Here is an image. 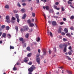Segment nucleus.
<instances>
[{
	"label": "nucleus",
	"instance_id": "obj_1",
	"mask_svg": "<svg viewBox=\"0 0 74 74\" xmlns=\"http://www.w3.org/2000/svg\"><path fill=\"white\" fill-rule=\"evenodd\" d=\"M34 69H36V67H35L34 66L32 65V67L28 69V71H29V72H32V71H33Z\"/></svg>",
	"mask_w": 74,
	"mask_h": 74
},
{
	"label": "nucleus",
	"instance_id": "obj_2",
	"mask_svg": "<svg viewBox=\"0 0 74 74\" xmlns=\"http://www.w3.org/2000/svg\"><path fill=\"white\" fill-rule=\"evenodd\" d=\"M43 8L44 10H49V7L48 6H46L45 7V6H44L43 7Z\"/></svg>",
	"mask_w": 74,
	"mask_h": 74
},
{
	"label": "nucleus",
	"instance_id": "obj_3",
	"mask_svg": "<svg viewBox=\"0 0 74 74\" xmlns=\"http://www.w3.org/2000/svg\"><path fill=\"white\" fill-rule=\"evenodd\" d=\"M23 29H24L25 30H27L29 29V27L28 26H24Z\"/></svg>",
	"mask_w": 74,
	"mask_h": 74
},
{
	"label": "nucleus",
	"instance_id": "obj_4",
	"mask_svg": "<svg viewBox=\"0 0 74 74\" xmlns=\"http://www.w3.org/2000/svg\"><path fill=\"white\" fill-rule=\"evenodd\" d=\"M64 47H65V44L64 43V45L61 44L59 45V47L60 48L62 49Z\"/></svg>",
	"mask_w": 74,
	"mask_h": 74
},
{
	"label": "nucleus",
	"instance_id": "obj_5",
	"mask_svg": "<svg viewBox=\"0 0 74 74\" xmlns=\"http://www.w3.org/2000/svg\"><path fill=\"white\" fill-rule=\"evenodd\" d=\"M40 58H37L36 62H37V63H38V64H40Z\"/></svg>",
	"mask_w": 74,
	"mask_h": 74
},
{
	"label": "nucleus",
	"instance_id": "obj_6",
	"mask_svg": "<svg viewBox=\"0 0 74 74\" xmlns=\"http://www.w3.org/2000/svg\"><path fill=\"white\" fill-rule=\"evenodd\" d=\"M27 59H28V58H27V57L25 58L24 60V62L25 63L27 62V61H28V60Z\"/></svg>",
	"mask_w": 74,
	"mask_h": 74
},
{
	"label": "nucleus",
	"instance_id": "obj_7",
	"mask_svg": "<svg viewBox=\"0 0 74 74\" xmlns=\"http://www.w3.org/2000/svg\"><path fill=\"white\" fill-rule=\"evenodd\" d=\"M15 19H16L15 18V17L13 16L12 18V23H14V21H15Z\"/></svg>",
	"mask_w": 74,
	"mask_h": 74
},
{
	"label": "nucleus",
	"instance_id": "obj_8",
	"mask_svg": "<svg viewBox=\"0 0 74 74\" xmlns=\"http://www.w3.org/2000/svg\"><path fill=\"white\" fill-rule=\"evenodd\" d=\"M26 14H24L22 17V19H25L26 17Z\"/></svg>",
	"mask_w": 74,
	"mask_h": 74
},
{
	"label": "nucleus",
	"instance_id": "obj_9",
	"mask_svg": "<svg viewBox=\"0 0 74 74\" xmlns=\"http://www.w3.org/2000/svg\"><path fill=\"white\" fill-rule=\"evenodd\" d=\"M43 51L44 55H45L47 53V51H46V50L45 49H44V50H43Z\"/></svg>",
	"mask_w": 74,
	"mask_h": 74
},
{
	"label": "nucleus",
	"instance_id": "obj_10",
	"mask_svg": "<svg viewBox=\"0 0 74 74\" xmlns=\"http://www.w3.org/2000/svg\"><path fill=\"white\" fill-rule=\"evenodd\" d=\"M66 36L70 38L71 37V34L70 33H67L66 34Z\"/></svg>",
	"mask_w": 74,
	"mask_h": 74
},
{
	"label": "nucleus",
	"instance_id": "obj_11",
	"mask_svg": "<svg viewBox=\"0 0 74 74\" xmlns=\"http://www.w3.org/2000/svg\"><path fill=\"white\" fill-rule=\"evenodd\" d=\"M52 25L53 26H55L56 25V21H53L52 22Z\"/></svg>",
	"mask_w": 74,
	"mask_h": 74
},
{
	"label": "nucleus",
	"instance_id": "obj_12",
	"mask_svg": "<svg viewBox=\"0 0 74 74\" xmlns=\"http://www.w3.org/2000/svg\"><path fill=\"white\" fill-rule=\"evenodd\" d=\"M29 26L30 27H33V26H34V24L31 23L29 24Z\"/></svg>",
	"mask_w": 74,
	"mask_h": 74
},
{
	"label": "nucleus",
	"instance_id": "obj_13",
	"mask_svg": "<svg viewBox=\"0 0 74 74\" xmlns=\"http://www.w3.org/2000/svg\"><path fill=\"white\" fill-rule=\"evenodd\" d=\"M54 7L55 8V9L56 10H60V8H58V7L56 6H55V5H54Z\"/></svg>",
	"mask_w": 74,
	"mask_h": 74
},
{
	"label": "nucleus",
	"instance_id": "obj_14",
	"mask_svg": "<svg viewBox=\"0 0 74 74\" xmlns=\"http://www.w3.org/2000/svg\"><path fill=\"white\" fill-rule=\"evenodd\" d=\"M66 72L69 74H72V72L71 71H69L68 70H66Z\"/></svg>",
	"mask_w": 74,
	"mask_h": 74
},
{
	"label": "nucleus",
	"instance_id": "obj_15",
	"mask_svg": "<svg viewBox=\"0 0 74 74\" xmlns=\"http://www.w3.org/2000/svg\"><path fill=\"white\" fill-rule=\"evenodd\" d=\"M58 33H60L62 32V29L61 28H60L58 31Z\"/></svg>",
	"mask_w": 74,
	"mask_h": 74
},
{
	"label": "nucleus",
	"instance_id": "obj_16",
	"mask_svg": "<svg viewBox=\"0 0 74 74\" xmlns=\"http://www.w3.org/2000/svg\"><path fill=\"white\" fill-rule=\"evenodd\" d=\"M6 36V34L5 33H3L2 34V36L3 37H5Z\"/></svg>",
	"mask_w": 74,
	"mask_h": 74
},
{
	"label": "nucleus",
	"instance_id": "obj_17",
	"mask_svg": "<svg viewBox=\"0 0 74 74\" xmlns=\"http://www.w3.org/2000/svg\"><path fill=\"white\" fill-rule=\"evenodd\" d=\"M7 36L8 38H10L11 37V35L10 34H8Z\"/></svg>",
	"mask_w": 74,
	"mask_h": 74
},
{
	"label": "nucleus",
	"instance_id": "obj_18",
	"mask_svg": "<svg viewBox=\"0 0 74 74\" xmlns=\"http://www.w3.org/2000/svg\"><path fill=\"white\" fill-rule=\"evenodd\" d=\"M40 39L39 37H38L36 39V41L38 42L39 41H40Z\"/></svg>",
	"mask_w": 74,
	"mask_h": 74
},
{
	"label": "nucleus",
	"instance_id": "obj_19",
	"mask_svg": "<svg viewBox=\"0 0 74 74\" xmlns=\"http://www.w3.org/2000/svg\"><path fill=\"white\" fill-rule=\"evenodd\" d=\"M66 58L68 59L69 60H71V58H70L69 56H66Z\"/></svg>",
	"mask_w": 74,
	"mask_h": 74
},
{
	"label": "nucleus",
	"instance_id": "obj_20",
	"mask_svg": "<svg viewBox=\"0 0 74 74\" xmlns=\"http://www.w3.org/2000/svg\"><path fill=\"white\" fill-rule=\"evenodd\" d=\"M25 36L26 38H28V37H29V34H26Z\"/></svg>",
	"mask_w": 74,
	"mask_h": 74
},
{
	"label": "nucleus",
	"instance_id": "obj_21",
	"mask_svg": "<svg viewBox=\"0 0 74 74\" xmlns=\"http://www.w3.org/2000/svg\"><path fill=\"white\" fill-rule=\"evenodd\" d=\"M19 40L20 41H23V38H20Z\"/></svg>",
	"mask_w": 74,
	"mask_h": 74
},
{
	"label": "nucleus",
	"instance_id": "obj_22",
	"mask_svg": "<svg viewBox=\"0 0 74 74\" xmlns=\"http://www.w3.org/2000/svg\"><path fill=\"white\" fill-rule=\"evenodd\" d=\"M49 35H50V36L51 37H52V36H53L52 33V32H49Z\"/></svg>",
	"mask_w": 74,
	"mask_h": 74
},
{
	"label": "nucleus",
	"instance_id": "obj_23",
	"mask_svg": "<svg viewBox=\"0 0 74 74\" xmlns=\"http://www.w3.org/2000/svg\"><path fill=\"white\" fill-rule=\"evenodd\" d=\"M32 55V53H28L27 55V56L28 57H30V56H31Z\"/></svg>",
	"mask_w": 74,
	"mask_h": 74
},
{
	"label": "nucleus",
	"instance_id": "obj_24",
	"mask_svg": "<svg viewBox=\"0 0 74 74\" xmlns=\"http://www.w3.org/2000/svg\"><path fill=\"white\" fill-rule=\"evenodd\" d=\"M6 19L7 20H8L9 19H10V17L8 16H6Z\"/></svg>",
	"mask_w": 74,
	"mask_h": 74
},
{
	"label": "nucleus",
	"instance_id": "obj_25",
	"mask_svg": "<svg viewBox=\"0 0 74 74\" xmlns=\"http://www.w3.org/2000/svg\"><path fill=\"white\" fill-rule=\"evenodd\" d=\"M27 49L28 51H30V47H27Z\"/></svg>",
	"mask_w": 74,
	"mask_h": 74
},
{
	"label": "nucleus",
	"instance_id": "obj_26",
	"mask_svg": "<svg viewBox=\"0 0 74 74\" xmlns=\"http://www.w3.org/2000/svg\"><path fill=\"white\" fill-rule=\"evenodd\" d=\"M27 22L29 24H30L31 23V21L30 20H28L27 21Z\"/></svg>",
	"mask_w": 74,
	"mask_h": 74
},
{
	"label": "nucleus",
	"instance_id": "obj_27",
	"mask_svg": "<svg viewBox=\"0 0 74 74\" xmlns=\"http://www.w3.org/2000/svg\"><path fill=\"white\" fill-rule=\"evenodd\" d=\"M15 16L16 18H19V16H18V14H16Z\"/></svg>",
	"mask_w": 74,
	"mask_h": 74
},
{
	"label": "nucleus",
	"instance_id": "obj_28",
	"mask_svg": "<svg viewBox=\"0 0 74 74\" xmlns=\"http://www.w3.org/2000/svg\"><path fill=\"white\" fill-rule=\"evenodd\" d=\"M21 11L23 12H25V9H22L21 10Z\"/></svg>",
	"mask_w": 74,
	"mask_h": 74
},
{
	"label": "nucleus",
	"instance_id": "obj_29",
	"mask_svg": "<svg viewBox=\"0 0 74 74\" xmlns=\"http://www.w3.org/2000/svg\"><path fill=\"white\" fill-rule=\"evenodd\" d=\"M67 46V44H65V52H66V47Z\"/></svg>",
	"mask_w": 74,
	"mask_h": 74
},
{
	"label": "nucleus",
	"instance_id": "obj_30",
	"mask_svg": "<svg viewBox=\"0 0 74 74\" xmlns=\"http://www.w3.org/2000/svg\"><path fill=\"white\" fill-rule=\"evenodd\" d=\"M41 1H43V2H47V1H48L49 0H40Z\"/></svg>",
	"mask_w": 74,
	"mask_h": 74
},
{
	"label": "nucleus",
	"instance_id": "obj_31",
	"mask_svg": "<svg viewBox=\"0 0 74 74\" xmlns=\"http://www.w3.org/2000/svg\"><path fill=\"white\" fill-rule=\"evenodd\" d=\"M65 33H68V29H67L65 28Z\"/></svg>",
	"mask_w": 74,
	"mask_h": 74
},
{
	"label": "nucleus",
	"instance_id": "obj_32",
	"mask_svg": "<svg viewBox=\"0 0 74 74\" xmlns=\"http://www.w3.org/2000/svg\"><path fill=\"white\" fill-rule=\"evenodd\" d=\"M6 21L8 23H10V22H11V21L10 19L7 20Z\"/></svg>",
	"mask_w": 74,
	"mask_h": 74
},
{
	"label": "nucleus",
	"instance_id": "obj_33",
	"mask_svg": "<svg viewBox=\"0 0 74 74\" xmlns=\"http://www.w3.org/2000/svg\"><path fill=\"white\" fill-rule=\"evenodd\" d=\"M15 28L16 31H18V27L17 26L15 27Z\"/></svg>",
	"mask_w": 74,
	"mask_h": 74
},
{
	"label": "nucleus",
	"instance_id": "obj_34",
	"mask_svg": "<svg viewBox=\"0 0 74 74\" xmlns=\"http://www.w3.org/2000/svg\"><path fill=\"white\" fill-rule=\"evenodd\" d=\"M10 49H14V47L12 46L11 45L10 46Z\"/></svg>",
	"mask_w": 74,
	"mask_h": 74
},
{
	"label": "nucleus",
	"instance_id": "obj_35",
	"mask_svg": "<svg viewBox=\"0 0 74 74\" xmlns=\"http://www.w3.org/2000/svg\"><path fill=\"white\" fill-rule=\"evenodd\" d=\"M71 19H73L74 18V16H71L70 18Z\"/></svg>",
	"mask_w": 74,
	"mask_h": 74
},
{
	"label": "nucleus",
	"instance_id": "obj_36",
	"mask_svg": "<svg viewBox=\"0 0 74 74\" xmlns=\"http://www.w3.org/2000/svg\"><path fill=\"white\" fill-rule=\"evenodd\" d=\"M6 29L8 30L10 29V27L8 26H7L6 27Z\"/></svg>",
	"mask_w": 74,
	"mask_h": 74
},
{
	"label": "nucleus",
	"instance_id": "obj_37",
	"mask_svg": "<svg viewBox=\"0 0 74 74\" xmlns=\"http://www.w3.org/2000/svg\"><path fill=\"white\" fill-rule=\"evenodd\" d=\"M17 6H18L19 7H21V5L20 4V3H17Z\"/></svg>",
	"mask_w": 74,
	"mask_h": 74
},
{
	"label": "nucleus",
	"instance_id": "obj_38",
	"mask_svg": "<svg viewBox=\"0 0 74 74\" xmlns=\"http://www.w3.org/2000/svg\"><path fill=\"white\" fill-rule=\"evenodd\" d=\"M35 14L34 13H32V16H33V17H34V16H35Z\"/></svg>",
	"mask_w": 74,
	"mask_h": 74
},
{
	"label": "nucleus",
	"instance_id": "obj_39",
	"mask_svg": "<svg viewBox=\"0 0 74 74\" xmlns=\"http://www.w3.org/2000/svg\"><path fill=\"white\" fill-rule=\"evenodd\" d=\"M5 7L6 8H9V6L8 5H5Z\"/></svg>",
	"mask_w": 74,
	"mask_h": 74
},
{
	"label": "nucleus",
	"instance_id": "obj_40",
	"mask_svg": "<svg viewBox=\"0 0 74 74\" xmlns=\"http://www.w3.org/2000/svg\"><path fill=\"white\" fill-rule=\"evenodd\" d=\"M62 11H64V8H63V7H62Z\"/></svg>",
	"mask_w": 74,
	"mask_h": 74
},
{
	"label": "nucleus",
	"instance_id": "obj_41",
	"mask_svg": "<svg viewBox=\"0 0 74 74\" xmlns=\"http://www.w3.org/2000/svg\"><path fill=\"white\" fill-rule=\"evenodd\" d=\"M62 36H64V35H65V33H64V32H62Z\"/></svg>",
	"mask_w": 74,
	"mask_h": 74
},
{
	"label": "nucleus",
	"instance_id": "obj_42",
	"mask_svg": "<svg viewBox=\"0 0 74 74\" xmlns=\"http://www.w3.org/2000/svg\"><path fill=\"white\" fill-rule=\"evenodd\" d=\"M68 54L69 55H71V54H72V53H71V51H69L68 52Z\"/></svg>",
	"mask_w": 74,
	"mask_h": 74
},
{
	"label": "nucleus",
	"instance_id": "obj_43",
	"mask_svg": "<svg viewBox=\"0 0 74 74\" xmlns=\"http://www.w3.org/2000/svg\"><path fill=\"white\" fill-rule=\"evenodd\" d=\"M53 49L55 52H56V47H54L53 48Z\"/></svg>",
	"mask_w": 74,
	"mask_h": 74
},
{
	"label": "nucleus",
	"instance_id": "obj_44",
	"mask_svg": "<svg viewBox=\"0 0 74 74\" xmlns=\"http://www.w3.org/2000/svg\"><path fill=\"white\" fill-rule=\"evenodd\" d=\"M47 33L48 34V35L49 36V30L48 29L47 30Z\"/></svg>",
	"mask_w": 74,
	"mask_h": 74
},
{
	"label": "nucleus",
	"instance_id": "obj_45",
	"mask_svg": "<svg viewBox=\"0 0 74 74\" xmlns=\"http://www.w3.org/2000/svg\"><path fill=\"white\" fill-rule=\"evenodd\" d=\"M51 52H52L51 51V50H49V54H51Z\"/></svg>",
	"mask_w": 74,
	"mask_h": 74
},
{
	"label": "nucleus",
	"instance_id": "obj_46",
	"mask_svg": "<svg viewBox=\"0 0 74 74\" xmlns=\"http://www.w3.org/2000/svg\"><path fill=\"white\" fill-rule=\"evenodd\" d=\"M13 70L14 71H15V70H16V68L15 67H14L13 68Z\"/></svg>",
	"mask_w": 74,
	"mask_h": 74
},
{
	"label": "nucleus",
	"instance_id": "obj_47",
	"mask_svg": "<svg viewBox=\"0 0 74 74\" xmlns=\"http://www.w3.org/2000/svg\"><path fill=\"white\" fill-rule=\"evenodd\" d=\"M68 3L69 4H71H71H72V2H71L70 1H68Z\"/></svg>",
	"mask_w": 74,
	"mask_h": 74
},
{
	"label": "nucleus",
	"instance_id": "obj_48",
	"mask_svg": "<svg viewBox=\"0 0 74 74\" xmlns=\"http://www.w3.org/2000/svg\"><path fill=\"white\" fill-rule=\"evenodd\" d=\"M70 29L71 30H73L74 29V28H73V27H72L70 28Z\"/></svg>",
	"mask_w": 74,
	"mask_h": 74
},
{
	"label": "nucleus",
	"instance_id": "obj_49",
	"mask_svg": "<svg viewBox=\"0 0 74 74\" xmlns=\"http://www.w3.org/2000/svg\"><path fill=\"white\" fill-rule=\"evenodd\" d=\"M17 22H18V23H19V18H17Z\"/></svg>",
	"mask_w": 74,
	"mask_h": 74
},
{
	"label": "nucleus",
	"instance_id": "obj_50",
	"mask_svg": "<svg viewBox=\"0 0 74 74\" xmlns=\"http://www.w3.org/2000/svg\"><path fill=\"white\" fill-rule=\"evenodd\" d=\"M64 22H61L60 23V25H63V24H64Z\"/></svg>",
	"mask_w": 74,
	"mask_h": 74
},
{
	"label": "nucleus",
	"instance_id": "obj_51",
	"mask_svg": "<svg viewBox=\"0 0 74 74\" xmlns=\"http://www.w3.org/2000/svg\"><path fill=\"white\" fill-rule=\"evenodd\" d=\"M32 64V62H29V63H28V64L29 65H31V64Z\"/></svg>",
	"mask_w": 74,
	"mask_h": 74
},
{
	"label": "nucleus",
	"instance_id": "obj_52",
	"mask_svg": "<svg viewBox=\"0 0 74 74\" xmlns=\"http://www.w3.org/2000/svg\"><path fill=\"white\" fill-rule=\"evenodd\" d=\"M4 27H5V26L2 25L1 26V28H2V29H4Z\"/></svg>",
	"mask_w": 74,
	"mask_h": 74
},
{
	"label": "nucleus",
	"instance_id": "obj_53",
	"mask_svg": "<svg viewBox=\"0 0 74 74\" xmlns=\"http://www.w3.org/2000/svg\"><path fill=\"white\" fill-rule=\"evenodd\" d=\"M59 4V2H56V3H55V4H56V5H58Z\"/></svg>",
	"mask_w": 74,
	"mask_h": 74
},
{
	"label": "nucleus",
	"instance_id": "obj_54",
	"mask_svg": "<svg viewBox=\"0 0 74 74\" xmlns=\"http://www.w3.org/2000/svg\"><path fill=\"white\" fill-rule=\"evenodd\" d=\"M25 1H26L25 0H22V3H24Z\"/></svg>",
	"mask_w": 74,
	"mask_h": 74
},
{
	"label": "nucleus",
	"instance_id": "obj_55",
	"mask_svg": "<svg viewBox=\"0 0 74 74\" xmlns=\"http://www.w3.org/2000/svg\"><path fill=\"white\" fill-rule=\"evenodd\" d=\"M17 12H18V11L16 10H14V13H17Z\"/></svg>",
	"mask_w": 74,
	"mask_h": 74
},
{
	"label": "nucleus",
	"instance_id": "obj_56",
	"mask_svg": "<svg viewBox=\"0 0 74 74\" xmlns=\"http://www.w3.org/2000/svg\"><path fill=\"white\" fill-rule=\"evenodd\" d=\"M43 16H44V18L45 19H46V16H45V14H43Z\"/></svg>",
	"mask_w": 74,
	"mask_h": 74
},
{
	"label": "nucleus",
	"instance_id": "obj_57",
	"mask_svg": "<svg viewBox=\"0 0 74 74\" xmlns=\"http://www.w3.org/2000/svg\"><path fill=\"white\" fill-rule=\"evenodd\" d=\"M40 56V54H38L36 55L37 57H38Z\"/></svg>",
	"mask_w": 74,
	"mask_h": 74
},
{
	"label": "nucleus",
	"instance_id": "obj_58",
	"mask_svg": "<svg viewBox=\"0 0 74 74\" xmlns=\"http://www.w3.org/2000/svg\"><path fill=\"white\" fill-rule=\"evenodd\" d=\"M22 5H23V6H25V5H26V3H23L22 4Z\"/></svg>",
	"mask_w": 74,
	"mask_h": 74
},
{
	"label": "nucleus",
	"instance_id": "obj_59",
	"mask_svg": "<svg viewBox=\"0 0 74 74\" xmlns=\"http://www.w3.org/2000/svg\"><path fill=\"white\" fill-rule=\"evenodd\" d=\"M71 46H70L69 47V49H70V50H71Z\"/></svg>",
	"mask_w": 74,
	"mask_h": 74
},
{
	"label": "nucleus",
	"instance_id": "obj_60",
	"mask_svg": "<svg viewBox=\"0 0 74 74\" xmlns=\"http://www.w3.org/2000/svg\"><path fill=\"white\" fill-rule=\"evenodd\" d=\"M38 53H40V50L39 49L38 50Z\"/></svg>",
	"mask_w": 74,
	"mask_h": 74
},
{
	"label": "nucleus",
	"instance_id": "obj_61",
	"mask_svg": "<svg viewBox=\"0 0 74 74\" xmlns=\"http://www.w3.org/2000/svg\"><path fill=\"white\" fill-rule=\"evenodd\" d=\"M20 62H17V65H19V64H20Z\"/></svg>",
	"mask_w": 74,
	"mask_h": 74
},
{
	"label": "nucleus",
	"instance_id": "obj_62",
	"mask_svg": "<svg viewBox=\"0 0 74 74\" xmlns=\"http://www.w3.org/2000/svg\"><path fill=\"white\" fill-rule=\"evenodd\" d=\"M62 36H59V38H60V39H61V38H62Z\"/></svg>",
	"mask_w": 74,
	"mask_h": 74
},
{
	"label": "nucleus",
	"instance_id": "obj_63",
	"mask_svg": "<svg viewBox=\"0 0 74 74\" xmlns=\"http://www.w3.org/2000/svg\"><path fill=\"white\" fill-rule=\"evenodd\" d=\"M48 23H49L50 24H51V21H48Z\"/></svg>",
	"mask_w": 74,
	"mask_h": 74
},
{
	"label": "nucleus",
	"instance_id": "obj_64",
	"mask_svg": "<svg viewBox=\"0 0 74 74\" xmlns=\"http://www.w3.org/2000/svg\"><path fill=\"white\" fill-rule=\"evenodd\" d=\"M29 74H32V73L31 72H29Z\"/></svg>",
	"mask_w": 74,
	"mask_h": 74
}]
</instances>
